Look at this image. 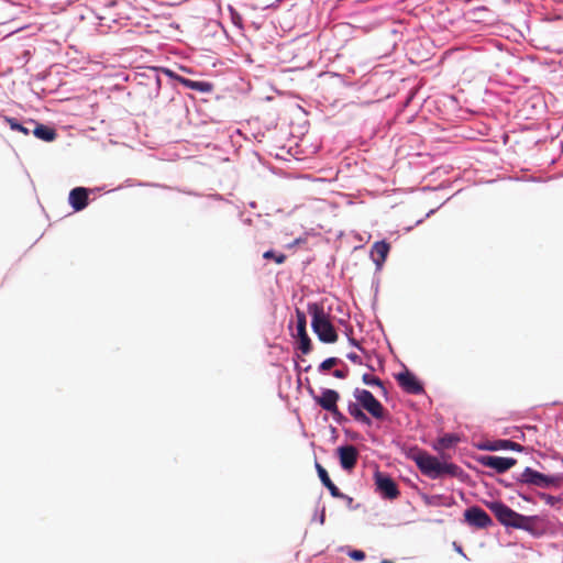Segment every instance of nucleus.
Masks as SVG:
<instances>
[{"label": "nucleus", "instance_id": "1", "mask_svg": "<svg viewBox=\"0 0 563 563\" xmlns=\"http://www.w3.org/2000/svg\"><path fill=\"white\" fill-rule=\"evenodd\" d=\"M308 311L311 316L312 330L319 340L324 343H334L338 340V334L323 307L318 303H310Z\"/></svg>", "mask_w": 563, "mask_h": 563}, {"label": "nucleus", "instance_id": "2", "mask_svg": "<svg viewBox=\"0 0 563 563\" xmlns=\"http://www.w3.org/2000/svg\"><path fill=\"white\" fill-rule=\"evenodd\" d=\"M415 462L422 474L431 477L438 478L443 474H455L456 465L451 463H442L438 460V457L432 456L426 452L419 453L415 457Z\"/></svg>", "mask_w": 563, "mask_h": 563}, {"label": "nucleus", "instance_id": "3", "mask_svg": "<svg viewBox=\"0 0 563 563\" xmlns=\"http://www.w3.org/2000/svg\"><path fill=\"white\" fill-rule=\"evenodd\" d=\"M517 481L520 484L549 488L551 486L559 487L563 482V477L562 475H545L531 467H526Z\"/></svg>", "mask_w": 563, "mask_h": 563}, {"label": "nucleus", "instance_id": "4", "mask_svg": "<svg viewBox=\"0 0 563 563\" xmlns=\"http://www.w3.org/2000/svg\"><path fill=\"white\" fill-rule=\"evenodd\" d=\"M353 396L361 405V407L365 409L372 417L375 419L385 418V409L383 405L374 397L369 390L355 388Z\"/></svg>", "mask_w": 563, "mask_h": 563}, {"label": "nucleus", "instance_id": "5", "mask_svg": "<svg viewBox=\"0 0 563 563\" xmlns=\"http://www.w3.org/2000/svg\"><path fill=\"white\" fill-rule=\"evenodd\" d=\"M488 508L495 515L497 520L506 527L515 528V522H517L519 516L521 514L516 512L510 507L505 505L501 501H493L488 505Z\"/></svg>", "mask_w": 563, "mask_h": 563}, {"label": "nucleus", "instance_id": "6", "mask_svg": "<svg viewBox=\"0 0 563 563\" xmlns=\"http://www.w3.org/2000/svg\"><path fill=\"white\" fill-rule=\"evenodd\" d=\"M377 492L386 499H395L399 495L395 481L387 474L379 471L374 475Z\"/></svg>", "mask_w": 563, "mask_h": 563}, {"label": "nucleus", "instance_id": "7", "mask_svg": "<svg viewBox=\"0 0 563 563\" xmlns=\"http://www.w3.org/2000/svg\"><path fill=\"white\" fill-rule=\"evenodd\" d=\"M467 525L476 529H486L493 525L489 515L478 506H472L464 512Z\"/></svg>", "mask_w": 563, "mask_h": 563}, {"label": "nucleus", "instance_id": "8", "mask_svg": "<svg viewBox=\"0 0 563 563\" xmlns=\"http://www.w3.org/2000/svg\"><path fill=\"white\" fill-rule=\"evenodd\" d=\"M296 336L299 340V350L302 354H308L311 351V340L307 333V318L306 314L299 309L296 310Z\"/></svg>", "mask_w": 563, "mask_h": 563}, {"label": "nucleus", "instance_id": "9", "mask_svg": "<svg viewBox=\"0 0 563 563\" xmlns=\"http://www.w3.org/2000/svg\"><path fill=\"white\" fill-rule=\"evenodd\" d=\"M309 393L317 405H319L323 410L331 411L338 407V401L340 400V394L330 388H322L321 395H316L313 389L310 388Z\"/></svg>", "mask_w": 563, "mask_h": 563}, {"label": "nucleus", "instance_id": "10", "mask_svg": "<svg viewBox=\"0 0 563 563\" xmlns=\"http://www.w3.org/2000/svg\"><path fill=\"white\" fill-rule=\"evenodd\" d=\"M479 463L485 466L495 470L501 474L510 470L516 465L517 461L514 457H503L496 455H485L479 459Z\"/></svg>", "mask_w": 563, "mask_h": 563}, {"label": "nucleus", "instance_id": "11", "mask_svg": "<svg viewBox=\"0 0 563 563\" xmlns=\"http://www.w3.org/2000/svg\"><path fill=\"white\" fill-rule=\"evenodd\" d=\"M397 382L400 387L408 394L411 395H420L423 393L422 384L417 379V377L410 373L409 371H405L399 373L397 376Z\"/></svg>", "mask_w": 563, "mask_h": 563}, {"label": "nucleus", "instance_id": "12", "mask_svg": "<svg viewBox=\"0 0 563 563\" xmlns=\"http://www.w3.org/2000/svg\"><path fill=\"white\" fill-rule=\"evenodd\" d=\"M341 467L344 471H351L357 463L358 452L353 445H342L338 448Z\"/></svg>", "mask_w": 563, "mask_h": 563}, {"label": "nucleus", "instance_id": "13", "mask_svg": "<svg viewBox=\"0 0 563 563\" xmlns=\"http://www.w3.org/2000/svg\"><path fill=\"white\" fill-rule=\"evenodd\" d=\"M89 189L76 187L70 190L68 201L75 211H81L88 206Z\"/></svg>", "mask_w": 563, "mask_h": 563}, {"label": "nucleus", "instance_id": "14", "mask_svg": "<svg viewBox=\"0 0 563 563\" xmlns=\"http://www.w3.org/2000/svg\"><path fill=\"white\" fill-rule=\"evenodd\" d=\"M481 450L486 451H499V450H511L516 452H521L525 450V448L511 440H496V441H489L482 445H479Z\"/></svg>", "mask_w": 563, "mask_h": 563}, {"label": "nucleus", "instance_id": "15", "mask_svg": "<svg viewBox=\"0 0 563 563\" xmlns=\"http://www.w3.org/2000/svg\"><path fill=\"white\" fill-rule=\"evenodd\" d=\"M27 124L33 126V129H32L33 135L36 136L37 139L42 140V141L52 142L57 136L56 131L53 128H51V126L37 123V122L33 121V120H30L27 122Z\"/></svg>", "mask_w": 563, "mask_h": 563}, {"label": "nucleus", "instance_id": "16", "mask_svg": "<svg viewBox=\"0 0 563 563\" xmlns=\"http://www.w3.org/2000/svg\"><path fill=\"white\" fill-rule=\"evenodd\" d=\"M389 244L385 241L375 242L371 250V256L377 269H380L389 252Z\"/></svg>", "mask_w": 563, "mask_h": 563}, {"label": "nucleus", "instance_id": "17", "mask_svg": "<svg viewBox=\"0 0 563 563\" xmlns=\"http://www.w3.org/2000/svg\"><path fill=\"white\" fill-rule=\"evenodd\" d=\"M538 522H539L538 516L520 515L517 522H515V528L528 531L532 534H537L538 533V528H537Z\"/></svg>", "mask_w": 563, "mask_h": 563}, {"label": "nucleus", "instance_id": "18", "mask_svg": "<svg viewBox=\"0 0 563 563\" xmlns=\"http://www.w3.org/2000/svg\"><path fill=\"white\" fill-rule=\"evenodd\" d=\"M316 466L320 481L329 489L330 494L335 498L346 497L339 490V488L330 479L328 472L320 464H317Z\"/></svg>", "mask_w": 563, "mask_h": 563}, {"label": "nucleus", "instance_id": "19", "mask_svg": "<svg viewBox=\"0 0 563 563\" xmlns=\"http://www.w3.org/2000/svg\"><path fill=\"white\" fill-rule=\"evenodd\" d=\"M175 80L179 81L186 88L191 90H196L199 92H210L212 91V84L208 81H195L181 76H175Z\"/></svg>", "mask_w": 563, "mask_h": 563}, {"label": "nucleus", "instance_id": "20", "mask_svg": "<svg viewBox=\"0 0 563 563\" xmlns=\"http://www.w3.org/2000/svg\"><path fill=\"white\" fill-rule=\"evenodd\" d=\"M347 411L355 421L366 426L372 424L371 418L362 410V407L358 402L350 401L347 405Z\"/></svg>", "mask_w": 563, "mask_h": 563}, {"label": "nucleus", "instance_id": "21", "mask_svg": "<svg viewBox=\"0 0 563 563\" xmlns=\"http://www.w3.org/2000/svg\"><path fill=\"white\" fill-rule=\"evenodd\" d=\"M460 442V437L454 433H445L444 435L438 439L437 444L434 445L435 450H444L453 448L455 444Z\"/></svg>", "mask_w": 563, "mask_h": 563}, {"label": "nucleus", "instance_id": "22", "mask_svg": "<svg viewBox=\"0 0 563 563\" xmlns=\"http://www.w3.org/2000/svg\"><path fill=\"white\" fill-rule=\"evenodd\" d=\"M4 120L13 131H19L25 135L32 133V129L30 128L31 125H29L27 122L23 124L20 123L15 118L10 117H5Z\"/></svg>", "mask_w": 563, "mask_h": 563}, {"label": "nucleus", "instance_id": "23", "mask_svg": "<svg viewBox=\"0 0 563 563\" xmlns=\"http://www.w3.org/2000/svg\"><path fill=\"white\" fill-rule=\"evenodd\" d=\"M362 380H363V383L365 385L378 386V387L384 389L383 382L378 377H376V376H373V375H369V374H364L363 377H362Z\"/></svg>", "mask_w": 563, "mask_h": 563}, {"label": "nucleus", "instance_id": "24", "mask_svg": "<svg viewBox=\"0 0 563 563\" xmlns=\"http://www.w3.org/2000/svg\"><path fill=\"white\" fill-rule=\"evenodd\" d=\"M265 260H274L277 264L285 262L286 256L284 254H276L273 250H268L263 254Z\"/></svg>", "mask_w": 563, "mask_h": 563}, {"label": "nucleus", "instance_id": "25", "mask_svg": "<svg viewBox=\"0 0 563 563\" xmlns=\"http://www.w3.org/2000/svg\"><path fill=\"white\" fill-rule=\"evenodd\" d=\"M341 361L336 357H329L325 358L320 365H319V372H325L329 371L331 367L338 365Z\"/></svg>", "mask_w": 563, "mask_h": 563}, {"label": "nucleus", "instance_id": "26", "mask_svg": "<svg viewBox=\"0 0 563 563\" xmlns=\"http://www.w3.org/2000/svg\"><path fill=\"white\" fill-rule=\"evenodd\" d=\"M539 497L544 500L549 506H555L560 501V497L552 496L545 493H539Z\"/></svg>", "mask_w": 563, "mask_h": 563}, {"label": "nucleus", "instance_id": "27", "mask_svg": "<svg viewBox=\"0 0 563 563\" xmlns=\"http://www.w3.org/2000/svg\"><path fill=\"white\" fill-rule=\"evenodd\" d=\"M330 413L332 415L333 420L338 424H343V423L347 422V418L339 410L338 407L334 410H331Z\"/></svg>", "mask_w": 563, "mask_h": 563}, {"label": "nucleus", "instance_id": "28", "mask_svg": "<svg viewBox=\"0 0 563 563\" xmlns=\"http://www.w3.org/2000/svg\"><path fill=\"white\" fill-rule=\"evenodd\" d=\"M347 554L355 561H363L365 559V553L361 550H352Z\"/></svg>", "mask_w": 563, "mask_h": 563}, {"label": "nucleus", "instance_id": "29", "mask_svg": "<svg viewBox=\"0 0 563 563\" xmlns=\"http://www.w3.org/2000/svg\"><path fill=\"white\" fill-rule=\"evenodd\" d=\"M347 373H349L347 368L346 369H335V371H333L332 375L336 378L343 379L347 376Z\"/></svg>", "mask_w": 563, "mask_h": 563}, {"label": "nucleus", "instance_id": "30", "mask_svg": "<svg viewBox=\"0 0 563 563\" xmlns=\"http://www.w3.org/2000/svg\"><path fill=\"white\" fill-rule=\"evenodd\" d=\"M346 357L354 364H362V358L356 353H349Z\"/></svg>", "mask_w": 563, "mask_h": 563}, {"label": "nucleus", "instance_id": "31", "mask_svg": "<svg viewBox=\"0 0 563 563\" xmlns=\"http://www.w3.org/2000/svg\"><path fill=\"white\" fill-rule=\"evenodd\" d=\"M164 75H166L167 77L169 78H173L175 79V76H178L177 74H175L173 70L168 69V68H162L161 70Z\"/></svg>", "mask_w": 563, "mask_h": 563}, {"label": "nucleus", "instance_id": "32", "mask_svg": "<svg viewBox=\"0 0 563 563\" xmlns=\"http://www.w3.org/2000/svg\"><path fill=\"white\" fill-rule=\"evenodd\" d=\"M314 518L318 519V521L323 525L324 523V520H325V509L324 507H322L321 511H320V515L319 516H316Z\"/></svg>", "mask_w": 563, "mask_h": 563}, {"label": "nucleus", "instance_id": "33", "mask_svg": "<svg viewBox=\"0 0 563 563\" xmlns=\"http://www.w3.org/2000/svg\"><path fill=\"white\" fill-rule=\"evenodd\" d=\"M350 343L358 349H361V346L358 345L357 341L353 338H350Z\"/></svg>", "mask_w": 563, "mask_h": 563}]
</instances>
